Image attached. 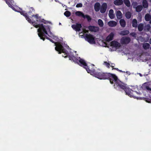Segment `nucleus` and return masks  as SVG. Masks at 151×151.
Instances as JSON below:
<instances>
[{
  "label": "nucleus",
  "mask_w": 151,
  "mask_h": 151,
  "mask_svg": "<svg viewBox=\"0 0 151 151\" xmlns=\"http://www.w3.org/2000/svg\"><path fill=\"white\" fill-rule=\"evenodd\" d=\"M14 0H5L6 3L8 4L9 7H10L12 9H18L19 8V9H22L16 5L14 1Z\"/></svg>",
  "instance_id": "obj_5"
},
{
  "label": "nucleus",
  "mask_w": 151,
  "mask_h": 151,
  "mask_svg": "<svg viewBox=\"0 0 151 151\" xmlns=\"http://www.w3.org/2000/svg\"><path fill=\"white\" fill-rule=\"evenodd\" d=\"M96 12H98L99 10H95Z\"/></svg>",
  "instance_id": "obj_48"
},
{
  "label": "nucleus",
  "mask_w": 151,
  "mask_h": 151,
  "mask_svg": "<svg viewBox=\"0 0 151 151\" xmlns=\"http://www.w3.org/2000/svg\"><path fill=\"white\" fill-rule=\"evenodd\" d=\"M86 40L91 44H95V37L90 34H86L85 36Z\"/></svg>",
  "instance_id": "obj_6"
},
{
  "label": "nucleus",
  "mask_w": 151,
  "mask_h": 151,
  "mask_svg": "<svg viewBox=\"0 0 151 151\" xmlns=\"http://www.w3.org/2000/svg\"><path fill=\"white\" fill-rule=\"evenodd\" d=\"M83 18H86L88 22H90L91 20V18L88 15H85V17H83Z\"/></svg>",
  "instance_id": "obj_32"
},
{
  "label": "nucleus",
  "mask_w": 151,
  "mask_h": 151,
  "mask_svg": "<svg viewBox=\"0 0 151 151\" xmlns=\"http://www.w3.org/2000/svg\"><path fill=\"white\" fill-rule=\"evenodd\" d=\"M116 16L118 19H120L122 17V14L119 10H118L117 12Z\"/></svg>",
  "instance_id": "obj_17"
},
{
  "label": "nucleus",
  "mask_w": 151,
  "mask_h": 151,
  "mask_svg": "<svg viewBox=\"0 0 151 151\" xmlns=\"http://www.w3.org/2000/svg\"><path fill=\"white\" fill-rule=\"evenodd\" d=\"M119 71L120 72H123V73H125V72H124L123 71H122V70H119Z\"/></svg>",
  "instance_id": "obj_43"
},
{
  "label": "nucleus",
  "mask_w": 151,
  "mask_h": 151,
  "mask_svg": "<svg viewBox=\"0 0 151 151\" xmlns=\"http://www.w3.org/2000/svg\"><path fill=\"white\" fill-rule=\"evenodd\" d=\"M150 1L151 2V0H150Z\"/></svg>",
  "instance_id": "obj_51"
},
{
  "label": "nucleus",
  "mask_w": 151,
  "mask_h": 151,
  "mask_svg": "<svg viewBox=\"0 0 151 151\" xmlns=\"http://www.w3.org/2000/svg\"><path fill=\"white\" fill-rule=\"evenodd\" d=\"M142 88L143 89H146L147 91H151V88H150L146 83H144L142 86Z\"/></svg>",
  "instance_id": "obj_15"
},
{
  "label": "nucleus",
  "mask_w": 151,
  "mask_h": 151,
  "mask_svg": "<svg viewBox=\"0 0 151 151\" xmlns=\"http://www.w3.org/2000/svg\"><path fill=\"white\" fill-rule=\"evenodd\" d=\"M114 4L117 5H122L123 3L122 0H116L114 1Z\"/></svg>",
  "instance_id": "obj_18"
},
{
  "label": "nucleus",
  "mask_w": 151,
  "mask_h": 151,
  "mask_svg": "<svg viewBox=\"0 0 151 151\" xmlns=\"http://www.w3.org/2000/svg\"><path fill=\"white\" fill-rule=\"evenodd\" d=\"M106 10H100V11L101 13H104L105 12Z\"/></svg>",
  "instance_id": "obj_39"
},
{
  "label": "nucleus",
  "mask_w": 151,
  "mask_h": 151,
  "mask_svg": "<svg viewBox=\"0 0 151 151\" xmlns=\"http://www.w3.org/2000/svg\"><path fill=\"white\" fill-rule=\"evenodd\" d=\"M137 3L136 2H134L132 4L133 8L134 9L136 8V7H137Z\"/></svg>",
  "instance_id": "obj_33"
},
{
  "label": "nucleus",
  "mask_w": 151,
  "mask_h": 151,
  "mask_svg": "<svg viewBox=\"0 0 151 151\" xmlns=\"http://www.w3.org/2000/svg\"><path fill=\"white\" fill-rule=\"evenodd\" d=\"M88 29L90 31L94 32H97L99 30V28L98 27L92 26H89Z\"/></svg>",
  "instance_id": "obj_10"
},
{
  "label": "nucleus",
  "mask_w": 151,
  "mask_h": 151,
  "mask_svg": "<svg viewBox=\"0 0 151 151\" xmlns=\"http://www.w3.org/2000/svg\"><path fill=\"white\" fill-rule=\"evenodd\" d=\"M101 6L99 2H96L94 5V9H100Z\"/></svg>",
  "instance_id": "obj_20"
},
{
  "label": "nucleus",
  "mask_w": 151,
  "mask_h": 151,
  "mask_svg": "<svg viewBox=\"0 0 151 151\" xmlns=\"http://www.w3.org/2000/svg\"><path fill=\"white\" fill-rule=\"evenodd\" d=\"M71 13L68 11H65L64 13V15L67 17H70L71 15Z\"/></svg>",
  "instance_id": "obj_31"
},
{
  "label": "nucleus",
  "mask_w": 151,
  "mask_h": 151,
  "mask_svg": "<svg viewBox=\"0 0 151 151\" xmlns=\"http://www.w3.org/2000/svg\"><path fill=\"white\" fill-rule=\"evenodd\" d=\"M114 88L116 89H121L124 90L125 91L126 94L130 97H135L134 93H136L139 94V93L137 91H134L132 90V89L129 88L126 86V84L121 82L118 79L117 81L114 84Z\"/></svg>",
  "instance_id": "obj_3"
},
{
  "label": "nucleus",
  "mask_w": 151,
  "mask_h": 151,
  "mask_svg": "<svg viewBox=\"0 0 151 151\" xmlns=\"http://www.w3.org/2000/svg\"><path fill=\"white\" fill-rule=\"evenodd\" d=\"M150 49H151V47H150Z\"/></svg>",
  "instance_id": "obj_52"
},
{
  "label": "nucleus",
  "mask_w": 151,
  "mask_h": 151,
  "mask_svg": "<svg viewBox=\"0 0 151 151\" xmlns=\"http://www.w3.org/2000/svg\"><path fill=\"white\" fill-rule=\"evenodd\" d=\"M113 69L116 70H117L118 71H119V69L118 68H113L112 69V70H113Z\"/></svg>",
  "instance_id": "obj_41"
},
{
  "label": "nucleus",
  "mask_w": 151,
  "mask_h": 151,
  "mask_svg": "<svg viewBox=\"0 0 151 151\" xmlns=\"http://www.w3.org/2000/svg\"><path fill=\"white\" fill-rule=\"evenodd\" d=\"M72 28L77 31H79L81 30V28L82 27L81 24L76 23V24H73L71 26Z\"/></svg>",
  "instance_id": "obj_7"
},
{
  "label": "nucleus",
  "mask_w": 151,
  "mask_h": 151,
  "mask_svg": "<svg viewBox=\"0 0 151 151\" xmlns=\"http://www.w3.org/2000/svg\"><path fill=\"white\" fill-rule=\"evenodd\" d=\"M131 35L133 37H135L136 35V34L134 33H131Z\"/></svg>",
  "instance_id": "obj_38"
},
{
  "label": "nucleus",
  "mask_w": 151,
  "mask_h": 151,
  "mask_svg": "<svg viewBox=\"0 0 151 151\" xmlns=\"http://www.w3.org/2000/svg\"><path fill=\"white\" fill-rule=\"evenodd\" d=\"M69 58L70 60L74 62H76L77 61H78V59L74 56H69Z\"/></svg>",
  "instance_id": "obj_22"
},
{
  "label": "nucleus",
  "mask_w": 151,
  "mask_h": 151,
  "mask_svg": "<svg viewBox=\"0 0 151 151\" xmlns=\"http://www.w3.org/2000/svg\"><path fill=\"white\" fill-rule=\"evenodd\" d=\"M131 16V14L130 12H127L125 14V17L128 19H130Z\"/></svg>",
  "instance_id": "obj_30"
},
{
  "label": "nucleus",
  "mask_w": 151,
  "mask_h": 151,
  "mask_svg": "<svg viewBox=\"0 0 151 151\" xmlns=\"http://www.w3.org/2000/svg\"><path fill=\"white\" fill-rule=\"evenodd\" d=\"M15 11L19 12L21 15L24 16L26 19L30 23H32L33 26L36 28L39 27L37 29L38 35L40 37L41 39L43 41L45 40V38L43 37H45L46 39L49 40L50 42L53 43H54L56 47H55V50L58 52L59 54H61L62 52L65 53L67 54L68 52V51L64 49L63 45L60 43L58 42H54L51 39L47 37L45 35H47V30H50L49 26H46L43 25L42 24H40V22H43L44 24L48 23L47 21H46L44 19H41V17L39 16L38 14H36L35 15H32V16L30 17L31 18H35L36 20H34V19L32 18V20L29 17L28 15L26 13V12L23 10H14Z\"/></svg>",
  "instance_id": "obj_1"
},
{
  "label": "nucleus",
  "mask_w": 151,
  "mask_h": 151,
  "mask_svg": "<svg viewBox=\"0 0 151 151\" xmlns=\"http://www.w3.org/2000/svg\"><path fill=\"white\" fill-rule=\"evenodd\" d=\"M145 100L147 102H148V103H151V99H149L146 98L145 99Z\"/></svg>",
  "instance_id": "obj_37"
},
{
  "label": "nucleus",
  "mask_w": 151,
  "mask_h": 151,
  "mask_svg": "<svg viewBox=\"0 0 151 151\" xmlns=\"http://www.w3.org/2000/svg\"><path fill=\"white\" fill-rule=\"evenodd\" d=\"M136 11L137 12H140L142 11V10H136Z\"/></svg>",
  "instance_id": "obj_42"
},
{
  "label": "nucleus",
  "mask_w": 151,
  "mask_h": 151,
  "mask_svg": "<svg viewBox=\"0 0 151 151\" xmlns=\"http://www.w3.org/2000/svg\"><path fill=\"white\" fill-rule=\"evenodd\" d=\"M111 67L112 68H114V66H113V65H111Z\"/></svg>",
  "instance_id": "obj_47"
},
{
  "label": "nucleus",
  "mask_w": 151,
  "mask_h": 151,
  "mask_svg": "<svg viewBox=\"0 0 151 151\" xmlns=\"http://www.w3.org/2000/svg\"><path fill=\"white\" fill-rule=\"evenodd\" d=\"M76 62L80 66H83L85 68L88 73H90L92 70V69H90V68L87 65L85 61L83 59H80L79 60H78V61H77Z\"/></svg>",
  "instance_id": "obj_4"
},
{
  "label": "nucleus",
  "mask_w": 151,
  "mask_h": 151,
  "mask_svg": "<svg viewBox=\"0 0 151 151\" xmlns=\"http://www.w3.org/2000/svg\"><path fill=\"white\" fill-rule=\"evenodd\" d=\"M107 7V4L105 3H103L101 6L100 9H106Z\"/></svg>",
  "instance_id": "obj_28"
},
{
  "label": "nucleus",
  "mask_w": 151,
  "mask_h": 151,
  "mask_svg": "<svg viewBox=\"0 0 151 151\" xmlns=\"http://www.w3.org/2000/svg\"><path fill=\"white\" fill-rule=\"evenodd\" d=\"M143 6L145 8H147L148 6V4L146 0H143L142 1Z\"/></svg>",
  "instance_id": "obj_26"
},
{
  "label": "nucleus",
  "mask_w": 151,
  "mask_h": 151,
  "mask_svg": "<svg viewBox=\"0 0 151 151\" xmlns=\"http://www.w3.org/2000/svg\"><path fill=\"white\" fill-rule=\"evenodd\" d=\"M114 36V34L113 32H111L106 38V40L107 42H109L113 40Z\"/></svg>",
  "instance_id": "obj_11"
},
{
  "label": "nucleus",
  "mask_w": 151,
  "mask_h": 151,
  "mask_svg": "<svg viewBox=\"0 0 151 151\" xmlns=\"http://www.w3.org/2000/svg\"><path fill=\"white\" fill-rule=\"evenodd\" d=\"M129 33V31L127 30H125L121 31L119 34L122 35H128Z\"/></svg>",
  "instance_id": "obj_14"
},
{
  "label": "nucleus",
  "mask_w": 151,
  "mask_h": 151,
  "mask_svg": "<svg viewBox=\"0 0 151 151\" xmlns=\"http://www.w3.org/2000/svg\"><path fill=\"white\" fill-rule=\"evenodd\" d=\"M109 16L111 19H112L114 18L115 15L114 14L113 10H109Z\"/></svg>",
  "instance_id": "obj_16"
},
{
  "label": "nucleus",
  "mask_w": 151,
  "mask_h": 151,
  "mask_svg": "<svg viewBox=\"0 0 151 151\" xmlns=\"http://www.w3.org/2000/svg\"><path fill=\"white\" fill-rule=\"evenodd\" d=\"M130 40L129 37H122L121 40V42L122 44H127L130 42Z\"/></svg>",
  "instance_id": "obj_8"
},
{
  "label": "nucleus",
  "mask_w": 151,
  "mask_h": 151,
  "mask_svg": "<svg viewBox=\"0 0 151 151\" xmlns=\"http://www.w3.org/2000/svg\"><path fill=\"white\" fill-rule=\"evenodd\" d=\"M98 24L100 27H103L104 25L103 22L101 19H99L98 20Z\"/></svg>",
  "instance_id": "obj_29"
},
{
  "label": "nucleus",
  "mask_w": 151,
  "mask_h": 151,
  "mask_svg": "<svg viewBox=\"0 0 151 151\" xmlns=\"http://www.w3.org/2000/svg\"><path fill=\"white\" fill-rule=\"evenodd\" d=\"M117 22L114 21H110L108 23V25L111 27H114L117 25Z\"/></svg>",
  "instance_id": "obj_12"
},
{
  "label": "nucleus",
  "mask_w": 151,
  "mask_h": 151,
  "mask_svg": "<svg viewBox=\"0 0 151 151\" xmlns=\"http://www.w3.org/2000/svg\"><path fill=\"white\" fill-rule=\"evenodd\" d=\"M104 65H106L108 68H109L110 64V63L107 62H104Z\"/></svg>",
  "instance_id": "obj_34"
},
{
  "label": "nucleus",
  "mask_w": 151,
  "mask_h": 151,
  "mask_svg": "<svg viewBox=\"0 0 151 151\" xmlns=\"http://www.w3.org/2000/svg\"><path fill=\"white\" fill-rule=\"evenodd\" d=\"M137 21L136 19H134L132 21V26L133 27H137Z\"/></svg>",
  "instance_id": "obj_23"
},
{
  "label": "nucleus",
  "mask_w": 151,
  "mask_h": 151,
  "mask_svg": "<svg viewBox=\"0 0 151 151\" xmlns=\"http://www.w3.org/2000/svg\"><path fill=\"white\" fill-rule=\"evenodd\" d=\"M145 19L146 21H148L151 19V16L149 14H147L145 16Z\"/></svg>",
  "instance_id": "obj_25"
},
{
  "label": "nucleus",
  "mask_w": 151,
  "mask_h": 151,
  "mask_svg": "<svg viewBox=\"0 0 151 151\" xmlns=\"http://www.w3.org/2000/svg\"><path fill=\"white\" fill-rule=\"evenodd\" d=\"M111 46L116 48H118L120 47L121 45L118 42L114 40L111 42L110 43Z\"/></svg>",
  "instance_id": "obj_9"
},
{
  "label": "nucleus",
  "mask_w": 151,
  "mask_h": 151,
  "mask_svg": "<svg viewBox=\"0 0 151 151\" xmlns=\"http://www.w3.org/2000/svg\"><path fill=\"white\" fill-rule=\"evenodd\" d=\"M150 42L151 44V37L150 39Z\"/></svg>",
  "instance_id": "obj_45"
},
{
  "label": "nucleus",
  "mask_w": 151,
  "mask_h": 151,
  "mask_svg": "<svg viewBox=\"0 0 151 151\" xmlns=\"http://www.w3.org/2000/svg\"><path fill=\"white\" fill-rule=\"evenodd\" d=\"M119 23L122 27L124 28L125 27L126 25V22L125 20L124 19H120L119 21Z\"/></svg>",
  "instance_id": "obj_13"
},
{
  "label": "nucleus",
  "mask_w": 151,
  "mask_h": 151,
  "mask_svg": "<svg viewBox=\"0 0 151 151\" xmlns=\"http://www.w3.org/2000/svg\"><path fill=\"white\" fill-rule=\"evenodd\" d=\"M142 6L141 5H139L137 6V7H136V9H142Z\"/></svg>",
  "instance_id": "obj_35"
},
{
  "label": "nucleus",
  "mask_w": 151,
  "mask_h": 151,
  "mask_svg": "<svg viewBox=\"0 0 151 151\" xmlns=\"http://www.w3.org/2000/svg\"><path fill=\"white\" fill-rule=\"evenodd\" d=\"M150 47V45L149 43H146L144 44L143 45V47L145 50L149 49Z\"/></svg>",
  "instance_id": "obj_21"
},
{
  "label": "nucleus",
  "mask_w": 151,
  "mask_h": 151,
  "mask_svg": "<svg viewBox=\"0 0 151 151\" xmlns=\"http://www.w3.org/2000/svg\"><path fill=\"white\" fill-rule=\"evenodd\" d=\"M90 73L100 80L109 79L111 84L116 83L118 80L117 77L114 74L102 72H98L93 69H92Z\"/></svg>",
  "instance_id": "obj_2"
},
{
  "label": "nucleus",
  "mask_w": 151,
  "mask_h": 151,
  "mask_svg": "<svg viewBox=\"0 0 151 151\" xmlns=\"http://www.w3.org/2000/svg\"><path fill=\"white\" fill-rule=\"evenodd\" d=\"M28 9H33V7H31L30 8L29 7L28 8Z\"/></svg>",
  "instance_id": "obj_44"
},
{
  "label": "nucleus",
  "mask_w": 151,
  "mask_h": 151,
  "mask_svg": "<svg viewBox=\"0 0 151 151\" xmlns=\"http://www.w3.org/2000/svg\"><path fill=\"white\" fill-rule=\"evenodd\" d=\"M91 66H93V67H94V65H93V64H92V65H91Z\"/></svg>",
  "instance_id": "obj_46"
},
{
  "label": "nucleus",
  "mask_w": 151,
  "mask_h": 151,
  "mask_svg": "<svg viewBox=\"0 0 151 151\" xmlns=\"http://www.w3.org/2000/svg\"><path fill=\"white\" fill-rule=\"evenodd\" d=\"M64 57L65 58H66L67 57V56H65Z\"/></svg>",
  "instance_id": "obj_49"
},
{
  "label": "nucleus",
  "mask_w": 151,
  "mask_h": 151,
  "mask_svg": "<svg viewBox=\"0 0 151 151\" xmlns=\"http://www.w3.org/2000/svg\"><path fill=\"white\" fill-rule=\"evenodd\" d=\"M147 29L149 30L150 29V26L149 25H148L147 26Z\"/></svg>",
  "instance_id": "obj_40"
},
{
  "label": "nucleus",
  "mask_w": 151,
  "mask_h": 151,
  "mask_svg": "<svg viewBox=\"0 0 151 151\" xmlns=\"http://www.w3.org/2000/svg\"><path fill=\"white\" fill-rule=\"evenodd\" d=\"M150 23H151V21H150Z\"/></svg>",
  "instance_id": "obj_50"
},
{
  "label": "nucleus",
  "mask_w": 151,
  "mask_h": 151,
  "mask_svg": "<svg viewBox=\"0 0 151 151\" xmlns=\"http://www.w3.org/2000/svg\"><path fill=\"white\" fill-rule=\"evenodd\" d=\"M124 2L126 6L129 7L130 6V3L129 0H124Z\"/></svg>",
  "instance_id": "obj_27"
},
{
  "label": "nucleus",
  "mask_w": 151,
  "mask_h": 151,
  "mask_svg": "<svg viewBox=\"0 0 151 151\" xmlns=\"http://www.w3.org/2000/svg\"><path fill=\"white\" fill-rule=\"evenodd\" d=\"M144 28V25L143 24L140 23L139 24L138 26V30L139 31H142Z\"/></svg>",
  "instance_id": "obj_24"
},
{
  "label": "nucleus",
  "mask_w": 151,
  "mask_h": 151,
  "mask_svg": "<svg viewBox=\"0 0 151 151\" xmlns=\"http://www.w3.org/2000/svg\"><path fill=\"white\" fill-rule=\"evenodd\" d=\"M82 4L81 3H79L76 5V7H82Z\"/></svg>",
  "instance_id": "obj_36"
},
{
  "label": "nucleus",
  "mask_w": 151,
  "mask_h": 151,
  "mask_svg": "<svg viewBox=\"0 0 151 151\" xmlns=\"http://www.w3.org/2000/svg\"><path fill=\"white\" fill-rule=\"evenodd\" d=\"M76 16L79 17H81L83 18L85 17V15L84 14L80 11H77L76 12Z\"/></svg>",
  "instance_id": "obj_19"
}]
</instances>
